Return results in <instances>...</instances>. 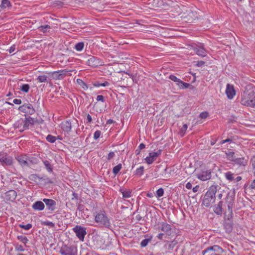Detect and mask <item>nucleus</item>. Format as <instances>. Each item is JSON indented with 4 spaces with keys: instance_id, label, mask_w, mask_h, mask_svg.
I'll return each instance as SVG.
<instances>
[{
    "instance_id": "14",
    "label": "nucleus",
    "mask_w": 255,
    "mask_h": 255,
    "mask_svg": "<svg viewBox=\"0 0 255 255\" xmlns=\"http://www.w3.org/2000/svg\"><path fill=\"white\" fill-rule=\"evenodd\" d=\"M43 201L45 203L47 210L52 212L55 210L56 202L54 200L50 199L44 198Z\"/></svg>"
},
{
    "instance_id": "47",
    "label": "nucleus",
    "mask_w": 255,
    "mask_h": 255,
    "mask_svg": "<svg viewBox=\"0 0 255 255\" xmlns=\"http://www.w3.org/2000/svg\"><path fill=\"white\" fill-rule=\"evenodd\" d=\"M169 78L171 80L176 82L177 84V83H179L181 81V80L180 79L177 78L175 76L173 75H170L169 77Z\"/></svg>"
},
{
    "instance_id": "60",
    "label": "nucleus",
    "mask_w": 255,
    "mask_h": 255,
    "mask_svg": "<svg viewBox=\"0 0 255 255\" xmlns=\"http://www.w3.org/2000/svg\"><path fill=\"white\" fill-rule=\"evenodd\" d=\"M73 197L71 198L72 200H74V199H78V195L77 193L75 192H73L72 193Z\"/></svg>"
},
{
    "instance_id": "26",
    "label": "nucleus",
    "mask_w": 255,
    "mask_h": 255,
    "mask_svg": "<svg viewBox=\"0 0 255 255\" xmlns=\"http://www.w3.org/2000/svg\"><path fill=\"white\" fill-rule=\"evenodd\" d=\"M72 71H73V70H68L67 69L59 70L60 78H61V79H62L66 76L71 75V74L70 73Z\"/></svg>"
},
{
    "instance_id": "30",
    "label": "nucleus",
    "mask_w": 255,
    "mask_h": 255,
    "mask_svg": "<svg viewBox=\"0 0 255 255\" xmlns=\"http://www.w3.org/2000/svg\"><path fill=\"white\" fill-rule=\"evenodd\" d=\"M43 163L46 168L47 170L49 172H52L53 171V167L50 162L48 160L43 161Z\"/></svg>"
},
{
    "instance_id": "62",
    "label": "nucleus",
    "mask_w": 255,
    "mask_h": 255,
    "mask_svg": "<svg viewBox=\"0 0 255 255\" xmlns=\"http://www.w3.org/2000/svg\"><path fill=\"white\" fill-rule=\"evenodd\" d=\"M87 123H91L92 121V117L91 116L88 114L87 116Z\"/></svg>"
},
{
    "instance_id": "15",
    "label": "nucleus",
    "mask_w": 255,
    "mask_h": 255,
    "mask_svg": "<svg viewBox=\"0 0 255 255\" xmlns=\"http://www.w3.org/2000/svg\"><path fill=\"white\" fill-rule=\"evenodd\" d=\"M17 196V193L14 190H10L5 193V199L7 201L13 202Z\"/></svg>"
},
{
    "instance_id": "11",
    "label": "nucleus",
    "mask_w": 255,
    "mask_h": 255,
    "mask_svg": "<svg viewBox=\"0 0 255 255\" xmlns=\"http://www.w3.org/2000/svg\"><path fill=\"white\" fill-rule=\"evenodd\" d=\"M0 162L3 166H10L13 163L12 158L10 156H7L6 153L0 154Z\"/></svg>"
},
{
    "instance_id": "20",
    "label": "nucleus",
    "mask_w": 255,
    "mask_h": 255,
    "mask_svg": "<svg viewBox=\"0 0 255 255\" xmlns=\"http://www.w3.org/2000/svg\"><path fill=\"white\" fill-rule=\"evenodd\" d=\"M229 150H226L225 153L226 155L227 159L229 161L233 162L235 157V152L234 149H228Z\"/></svg>"
},
{
    "instance_id": "43",
    "label": "nucleus",
    "mask_w": 255,
    "mask_h": 255,
    "mask_svg": "<svg viewBox=\"0 0 255 255\" xmlns=\"http://www.w3.org/2000/svg\"><path fill=\"white\" fill-rule=\"evenodd\" d=\"M17 239L24 245H26L28 241V240L27 238V237L23 236H17Z\"/></svg>"
},
{
    "instance_id": "1",
    "label": "nucleus",
    "mask_w": 255,
    "mask_h": 255,
    "mask_svg": "<svg viewBox=\"0 0 255 255\" xmlns=\"http://www.w3.org/2000/svg\"><path fill=\"white\" fill-rule=\"evenodd\" d=\"M241 103L245 106L255 108V90L246 89L241 96Z\"/></svg>"
},
{
    "instance_id": "31",
    "label": "nucleus",
    "mask_w": 255,
    "mask_h": 255,
    "mask_svg": "<svg viewBox=\"0 0 255 255\" xmlns=\"http://www.w3.org/2000/svg\"><path fill=\"white\" fill-rule=\"evenodd\" d=\"M29 179L31 180V181H33L34 182H37V180H43V178L42 177H40L37 174H32L31 175H30V176H29Z\"/></svg>"
},
{
    "instance_id": "42",
    "label": "nucleus",
    "mask_w": 255,
    "mask_h": 255,
    "mask_svg": "<svg viewBox=\"0 0 255 255\" xmlns=\"http://www.w3.org/2000/svg\"><path fill=\"white\" fill-rule=\"evenodd\" d=\"M46 140L50 143H54L56 140V137L54 136L51 135V134H48L46 136Z\"/></svg>"
},
{
    "instance_id": "29",
    "label": "nucleus",
    "mask_w": 255,
    "mask_h": 255,
    "mask_svg": "<svg viewBox=\"0 0 255 255\" xmlns=\"http://www.w3.org/2000/svg\"><path fill=\"white\" fill-rule=\"evenodd\" d=\"M37 81L40 83L46 82L48 83L50 79L45 75H39L37 78Z\"/></svg>"
},
{
    "instance_id": "63",
    "label": "nucleus",
    "mask_w": 255,
    "mask_h": 255,
    "mask_svg": "<svg viewBox=\"0 0 255 255\" xmlns=\"http://www.w3.org/2000/svg\"><path fill=\"white\" fill-rule=\"evenodd\" d=\"M165 234L164 233H160L158 235L157 237L158 238V239L162 240L163 237L165 236Z\"/></svg>"
},
{
    "instance_id": "44",
    "label": "nucleus",
    "mask_w": 255,
    "mask_h": 255,
    "mask_svg": "<svg viewBox=\"0 0 255 255\" xmlns=\"http://www.w3.org/2000/svg\"><path fill=\"white\" fill-rule=\"evenodd\" d=\"M187 128H188L187 125L184 124V125H183L182 127L180 128L179 133L180 134V135L182 136H183L184 135L185 131L187 129Z\"/></svg>"
},
{
    "instance_id": "45",
    "label": "nucleus",
    "mask_w": 255,
    "mask_h": 255,
    "mask_svg": "<svg viewBox=\"0 0 255 255\" xmlns=\"http://www.w3.org/2000/svg\"><path fill=\"white\" fill-rule=\"evenodd\" d=\"M144 172V167L143 166H140L139 168H137L135 171V174L138 176H141L143 175Z\"/></svg>"
},
{
    "instance_id": "49",
    "label": "nucleus",
    "mask_w": 255,
    "mask_h": 255,
    "mask_svg": "<svg viewBox=\"0 0 255 255\" xmlns=\"http://www.w3.org/2000/svg\"><path fill=\"white\" fill-rule=\"evenodd\" d=\"M19 227L24 230H28L32 228V225L31 224H27L25 225L19 224Z\"/></svg>"
},
{
    "instance_id": "37",
    "label": "nucleus",
    "mask_w": 255,
    "mask_h": 255,
    "mask_svg": "<svg viewBox=\"0 0 255 255\" xmlns=\"http://www.w3.org/2000/svg\"><path fill=\"white\" fill-rule=\"evenodd\" d=\"M10 3L8 0H2L0 7L2 8H5L10 6Z\"/></svg>"
},
{
    "instance_id": "34",
    "label": "nucleus",
    "mask_w": 255,
    "mask_h": 255,
    "mask_svg": "<svg viewBox=\"0 0 255 255\" xmlns=\"http://www.w3.org/2000/svg\"><path fill=\"white\" fill-rule=\"evenodd\" d=\"M122 165L121 163L118 164L117 165L115 166L113 169V172L115 175H117L120 170L122 169Z\"/></svg>"
},
{
    "instance_id": "16",
    "label": "nucleus",
    "mask_w": 255,
    "mask_h": 255,
    "mask_svg": "<svg viewBox=\"0 0 255 255\" xmlns=\"http://www.w3.org/2000/svg\"><path fill=\"white\" fill-rule=\"evenodd\" d=\"M23 124V129L20 130V131L22 132L24 130L29 129V127L30 125H33L34 124V119L29 117L28 118H25L24 121H22Z\"/></svg>"
},
{
    "instance_id": "6",
    "label": "nucleus",
    "mask_w": 255,
    "mask_h": 255,
    "mask_svg": "<svg viewBox=\"0 0 255 255\" xmlns=\"http://www.w3.org/2000/svg\"><path fill=\"white\" fill-rule=\"evenodd\" d=\"M189 50H193L195 53L198 56L201 57H205L206 56L207 52L203 47L202 44L199 43L198 44H193L189 47Z\"/></svg>"
},
{
    "instance_id": "48",
    "label": "nucleus",
    "mask_w": 255,
    "mask_h": 255,
    "mask_svg": "<svg viewBox=\"0 0 255 255\" xmlns=\"http://www.w3.org/2000/svg\"><path fill=\"white\" fill-rule=\"evenodd\" d=\"M164 194V190L163 188H160L158 189L156 192V195L157 197H161Z\"/></svg>"
},
{
    "instance_id": "39",
    "label": "nucleus",
    "mask_w": 255,
    "mask_h": 255,
    "mask_svg": "<svg viewBox=\"0 0 255 255\" xmlns=\"http://www.w3.org/2000/svg\"><path fill=\"white\" fill-rule=\"evenodd\" d=\"M109 84H110L107 81H105L103 83H100L99 82H96L93 84L94 86L97 87H99L100 86L106 87V86H108V85H109Z\"/></svg>"
},
{
    "instance_id": "57",
    "label": "nucleus",
    "mask_w": 255,
    "mask_h": 255,
    "mask_svg": "<svg viewBox=\"0 0 255 255\" xmlns=\"http://www.w3.org/2000/svg\"><path fill=\"white\" fill-rule=\"evenodd\" d=\"M97 100L98 101H101L102 102H105L104 97L102 95H98L97 97Z\"/></svg>"
},
{
    "instance_id": "36",
    "label": "nucleus",
    "mask_w": 255,
    "mask_h": 255,
    "mask_svg": "<svg viewBox=\"0 0 255 255\" xmlns=\"http://www.w3.org/2000/svg\"><path fill=\"white\" fill-rule=\"evenodd\" d=\"M225 177L227 180L230 181L234 180V174L232 173L231 172H227L225 173Z\"/></svg>"
},
{
    "instance_id": "9",
    "label": "nucleus",
    "mask_w": 255,
    "mask_h": 255,
    "mask_svg": "<svg viewBox=\"0 0 255 255\" xmlns=\"http://www.w3.org/2000/svg\"><path fill=\"white\" fill-rule=\"evenodd\" d=\"M76 236L82 241H84L85 235L87 234L86 228L79 225L76 226L73 229Z\"/></svg>"
},
{
    "instance_id": "50",
    "label": "nucleus",
    "mask_w": 255,
    "mask_h": 255,
    "mask_svg": "<svg viewBox=\"0 0 255 255\" xmlns=\"http://www.w3.org/2000/svg\"><path fill=\"white\" fill-rule=\"evenodd\" d=\"M151 241L150 239H145L143 240L140 243V246L141 247H146L148 243Z\"/></svg>"
},
{
    "instance_id": "61",
    "label": "nucleus",
    "mask_w": 255,
    "mask_h": 255,
    "mask_svg": "<svg viewBox=\"0 0 255 255\" xmlns=\"http://www.w3.org/2000/svg\"><path fill=\"white\" fill-rule=\"evenodd\" d=\"M154 155L156 156V157H157L159 155L161 154V150H158L156 152H152Z\"/></svg>"
},
{
    "instance_id": "46",
    "label": "nucleus",
    "mask_w": 255,
    "mask_h": 255,
    "mask_svg": "<svg viewBox=\"0 0 255 255\" xmlns=\"http://www.w3.org/2000/svg\"><path fill=\"white\" fill-rule=\"evenodd\" d=\"M20 90L25 93H27L28 92L29 90V86L28 84H23L21 87Z\"/></svg>"
},
{
    "instance_id": "17",
    "label": "nucleus",
    "mask_w": 255,
    "mask_h": 255,
    "mask_svg": "<svg viewBox=\"0 0 255 255\" xmlns=\"http://www.w3.org/2000/svg\"><path fill=\"white\" fill-rule=\"evenodd\" d=\"M198 178L202 181L210 179L211 177V172L210 170L202 171L197 175Z\"/></svg>"
},
{
    "instance_id": "23",
    "label": "nucleus",
    "mask_w": 255,
    "mask_h": 255,
    "mask_svg": "<svg viewBox=\"0 0 255 255\" xmlns=\"http://www.w3.org/2000/svg\"><path fill=\"white\" fill-rule=\"evenodd\" d=\"M156 158L157 157L155 155H154L153 152H150L149 153V156L146 157L145 158V160L147 164H150L152 163L156 159Z\"/></svg>"
},
{
    "instance_id": "38",
    "label": "nucleus",
    "mask_w": 255,
    "mask_h": 255,
    "mask_svg": "<svg viewBox=\"0 0 255 255\" xmlns=\"http://www.w3.org/2000/svg\"><path fill=\"white\" fill-rule=\"evenodd\" d=\"M84 46V44L83 42H79L77 43L75 46V49L78 51H82Z\"/></svg>"
},
{
    "instance_id": "10",
    "label": "nucleus",
    "mask_w": 255,
    "mask_h": 255,
    "mask_svg": "<svg viewBox=\"0 0 255 255\" xmlns=\"http://www.w3.org/2000/svg\"><path fill=\"white\" fill-rule=\"evenodd\" d=\"M225 94L228 99L233 100L236 95V91L234 86L232 84H227L226 85Z\"/></svg>"
},
{
    "instance_id": "56",
    "label": "nucleus",
    "mask_w": 255,
    "mask_h": 255,
    "mask_svg": "<svg viewBox=\"0 0 255 255\" xmlns=\"http://www.w3.org/2000/svg\"><path fill=\"white\" fill-rule=\"evenodd\" d=\"M208 113L207 112H202L200 114V117L201 119H205L207 117Z\"/></svg>"
},
{
    "instance_id": "28",
    "label": "nucleus",
    "mask_w": 255,
    "mask_h": 255,
    "mask_svg": "<svg viewBox=\"0 0 255 255\" xmlns=\"http://www.w3.org/2000/svg\"><path fill=\"white\" fill-rule=\"evenodd\" d=\"M176 245V243L174 241L172 242H168L165 245L166 248L167 249L168 252H171L175 245Z\"/></svg>"
},
{
    "instance_id": "19",
    "label": "nucleus",
    "mask_w": 255,
    "mask_h": 255,
    "mask_svg": "<svg viewBox=\"0 0 255 255\" xmlns=\"http://www.w3.org/2000/svg\"><path fill=\"white\" fill-rule=\"evenodd\" d=\"M71 123L69 121H66L61 124V128L65 132H70L71 130Z\"/></svg>"
},
{
    "instance_id": "58",
    "label": "nucleus",
    "mask_w": 255,
    "mask_h": 255,
    "mask_svg": "<svg viewBox=\"0 0 255 255\" xmlns=\"http://www.w3.org/2000/svg\"><path fill=\"white\" fill-rule=\"evenodd\" d=\"M15 50V45H12L9 49V53H12L14 52Z\"/></svg>"
},
{
    "instance_id": "54",
    "label": "nucleus",
    "mask_w": 255,
    "mask_h": 255,
    "mask_svg": "<svg viewBox=\"0 0 255 255\" xmlns=\"http://www.w3.org/2000/svg\"><path fill=\"white\" fill-rule=\"evenodd\" d=\"M85 208V206L84 205L81 204H79L78 205L77 209L79 211L83 212Z\"/></svg>"
},
{
    "instance_id": "52",
    "label": "nucleus",
    "mask_w": 255,
    "mask_h": 255,
    "mask_svg": "<svg viewBox=\"0 0 255 255\" xmlns=\"http://www.w3.org/2000/svg\"><path fill=\"white\" fill-rule=\"evenodd\" d=\"M101 134V132L100 130H96L94 134V138L95 139H97L99 138Z\"/></svg>"
},
{
    "instance_id": "35",
    "label": "nucleus",
    "mask_w": 255,
    "mask_h": 255,
    "mask_svg": "<svg viewBox=\"0 0 255 255\" xmlns=\"http://www.w3.org/2000/svg\"><path fill=\"white\" fill-rule=\"evenodd\" d=\"M50 28H51L50 26L48 24L44 25H41L38 28V29L40 31L43 32V33L46 32L47 31V30L49 29Z\"/></svg>"
},
{
    "instance_id": "40",
    "label": "nucleus",
    "mask_w": 255,
    "mask_h": 255,
    "mask_svg": "<svg viewBox=\"0 0 255 255\" xmlns=\"http://www.w3.org/2000/svg\"><path fill=\"white\" fill-rule=\"evenodd\" d=\"M28 162L29 163L30 165L31 164H36L38 163V159L34 157H29Z\"/></svg>"
},
{
    "instance_id": "13",
    "label": "nucleus",
    "mask_w": 255,
    "mask_h": 255,
    "mask_svg": "<svg viewBox=\"0 0 255 255\" xmlns=\"http://www.w3.org/2000/svg\"><path fill=\"white\" fill-rule=\"evenodd\" d=\"M18 110L21 112L29 115H32L35 112V110L34 109L33 106L29 103L25 104L22 106H20L18 108Z\"/></svg>"
},
{
    "instance_id": "33",
    "label": "nucleus",
    "mask_w": 255,
    "mask_h": 255,
    "mask_svg": "<svg viewBox=\"0 0 255 255\" xmlns=\"http://www.w3.org/2000/svg\"><path fill=\"white\" fill-rule=\"evenodd\" d=\"M77 83L81 86L84 90H87L88 88V85L81 79H78L76 80Z\"/></svg>"
},
{
    "instance_id": "53",
    "label": "nucleus",
    "mask_w": 255,
    "mask_h": 255,
    "mask_svg": "<svg viewBox=\"0 0 255 255\" xmlns=\"http://www.w3.org/2000/svg\"><path fill=\"white\" fill-rule=\"evenodd\" d=\"M43 224L44 225H46V226H49L52 228L55 227V224L51 222L45 221V222H43Z\"/></svg>"
},
{
    "instance_id": "21",
    "label": "nucleus",
    "mask_w": 255,
    "mask_h": 255,
    "mask_svg": "<svg viewBox=\"0 0 255 255\" xmlns=\"http://www.w3.org/2000/svg\"><path fill=\"white\" fill-rule=\"evenodd\" d=\"M226 144L225 146L227 147V150L228 149H234L235 147L236 143L231 139L228 138L224 139V144Z\"/></svg>"
},
{
    "instance_id": "27",
    "label": "nucleus",
    "mask_w": 255,
    "mask_h": 255,
    "mask_svg": "<svg viewBox=\"0 0 255 255\" xmlns=\"http://www.w3.org/2000/svg\"><path fill=\"white\" fill-rule=\"evenodd\" d=\"M120 191L122 193L124 198H128L131 196V191L130 190H124L123 189H120Z\"/></svg>"
},
{
    "instance_id": "8",
    "label": "nucleus",
    "mask_w": 255,
    "mask_h": 255,
    "mask_svg": "<svg viewBox=\"0 0 255 255\" xmlns=\"http://www.w3.org/2000/svg\"><path fill=\"white\" fill-rule=\"evenodd\" d=\"M159 231L164 232L166 236H172L174 233V229L171 225L165 222H162L158 225Z\"/></svg>"
},
{
    "instance_id": "5",
    "label": "nucleus",
    "mask_w": 255,
    "mask_h": 255,
    "mask_svg": "<svg viewBox=\"0 0 255 255\" xmlns=\"http://www.w3.org/2000/svg\"><path fill=\"white\" fill-rule=\"evenodd\" d=\"M60 253L62 255H77V249L74 245H64L61 247Z\"/></svg>"
},
{
    "instance_id": "55",
    "label": "nucleus",
    "mask_w": 255,
    "mask_h": 255,
    "mask_svg": "<svg viewBox=\"0 0 255 255\" xmlns=\"http://www.w3.org/2000/svg\"><path fill=\"white\" fill-rule=\"evenodd\" d=\"M115 153L113 151H111L108 154L107 158L108 160H110L115 156Z\"/></svg>"
},
{
    "instance_id": "41",
    "label": "nucleus",
    "mask_w": 255,
    "mask_h": 255,
    "mask_svg": "<svg viewBox=\"0 0 255 255\" xmlns=\"http://www.w3.org/2000/svg\"><path fill=\"white\" fill-rule=\"evenodd\" d=\"M59 71H54V72H49L48 73L49 74H51V75H52L54 79H62L61 78H60V76L59 75Z\"/></svg>"
},
{
    "instance_id": "22",
    "label": "nucleus",
    "mask_w": 255,
    "mask_h": 255,
    "mask_svg": "<svg viewBox=\"0 0 255 255\" xmlns=\"http://www.w3.org/2000/svg\"><path fill=\"white\" fill-rule=\"evenodd\" d=\"M233 163L240 166H246L247 165V160L243 157L235 158Z\"/></svg>"
},
{
    "instance_id": "3",
    "label": "nucleus",
    "mask_w": 255,
    "mask_h": 255,
    "mask_svg": "<svg viewBox=\"0 0 255 255\" xmlns=\"http://www.w3.org/2000/svg\"><path fill=\"white\" fill-rule=\"evenodd\" d=\"M95 221L99 226L102 227L109 228L111 223L105 211H100L95 216Z\"/></svg>"
},
{
    "instance_id": "18",
    "label": "nucleus",
    "mask_w": 255,
    "mask_h": 255,
    "mask_svg": "<svg viewBox=\"0 0 255 255\" xmlns=\"http://www.w3.org/2000/svg\"><path fill=\"white\" fill-rule=\"evenodd\" d=\"M32 208L34 210L42 211L45 208V205L43 202L37 201L33 204Z\"/></svg>"
},
{
    "instance_id": "25",
    "label": "nucleus",
    "mask_w": 255,
    "mask_h": 255,
    "mask_svg": "<svg viewBox=\"0 0 255 255\" xmlns=\"http://www.w3.org/2000/svg\"><path fill=\"white\" fill-rule=\"evenodd\" d=\"M222 201H220L217 206H215L214 209L215 213L218 215H221L222 214Z\"/></svg>"
},
{
    "instance_id": "32",
    "label": "nucleus",
    "mask_w": 255,
    "mask_h": 255,
    "mask_svg": "<svg viewBox=\"0 0 255 255\" xmlns=\"http://www.w3.org/2000/svg\"><path fill=\"white\" fill-rule=\"evenodd\" d=\"M87 64H97L99 63V60L95 57L90 56L87 60Z\"/></svg>"
},
{
    "instance_id": "64",
    "label": "nucleus",
    "mask_w": 255,
    "mask_h": 255,
    "mask_svg": "<svg viewBox=\"0 0 255 255\" xmlns=\"http://www.w3.org/2000/svg\"><path fill=\"white\" fill-rule=\"evenodd\" d=\"M21 125L22 123H20L19 121H17L14 124V127L15 128H18Z\"/></svg>"
},
{
    "instance_id": "7",
    "label": "nucleus",
    "mask_w": 255,
    "mask_h": 255,
    "mask_svg": "<svg viewBox=\"0 0 255 255\" xmlns=\"http://www.w3.org/2000/svg\"><path fill=\"white\" fill-rule=\"evenodd\" d=\"M223 250L220 247L215 245L210 247L203 251V255H220Z\"/></svg>"
},
{
    "instance_id": "4",
    "label": "nucleus",
    "mask_w": 255,
    "mask_h": 255,
    "mask_svg": "<svg viewBox=\"0 0 255 255\" xmlns=\"http://www.w3.org/2000/svg\"><path fill=\"white\" fill-rule=\"evenodd\" d=\"M217 188V186H212L206 193L202 201V203L204 206L209 207L215 202Z\"/></svg>"
},
{
    "instance_id": "12",
    "label": "nucleus",
    "mask_w": 255,
    "mask_h": 255,
    "mask_svg": "<svg viewBox=\"0 0 255 255\" xmlns=\"http://www.w3.org/2000/svg\"><path fill=\"white\" fill-rule=\"evenodd\" d=\"M15 159L21 166L30 167L29 163L28 162V156L26 154L17 155L15 156Z\"/></svg>"
},
{
    "instance_id": "59",
    "label": "nucleus",
    "mask_w": 255,
    "mask_h": 255,
    "mask_svg": "<svg viewBox=\"0 0 255 255\" xmlns=\"http://www.w3.org/2000/svg\"><path fill=\"white\" fill-rule=\"evenodd\" d=\"M13 103L15 104L19 105L21 104V100L20 99H15L13 100Z\"/></svg>"
},
{
    "instance_id": "24",
    "label": "nucleus",
    "mask_w": 255,
    "mask_h": 255,
    "mask_svg": "<svg viewBox=\"0 0 255 255\" xmlns=\"http://www.w3.org/2000/svg\"><path fill=\"white\" fill-rule=\"evenodd\" d=\"M177 85L180 89H187L190 88V89H193L194 88V86L190 85L189 83H186L181 80L179 83H177Z\"/></svg>"
},
{
    "instance_id": "51",
    "label": "nucleus",
    "mask_w": 255,
    "mask_h": 255,
    "mask_svg": "<svg viewBox=\"0 0 255 255\" xmlns=\"http://www.w3.org/2000/svg\"><path fill=\"white\" fill-rule=\"evenodd\" d=\"M15 249L17 251L23 252L24 251V248L21 245L17 244L15 247Z\"/></svg>"
},
{
    "instance_id": "2",
    "label": "nucleus",
    "mask_w": 255,
    "mask_h": 255,
    "mask_svg": "<svg viewBox=\"0 0 255 255\" xmlns=\"http://www.w3.org/2000/svg\"><path fill=\"white\" fill-rule=\"evenodd\" d=\"M227 202L228 203V211L226 212L225 216L229 221L228 223H226L225 225H224V228H225L227 233H230L233 229V224L230 220L232 218V210L234 202V198L232 196L228 197L227 198Z\"/></svg>"
}]
</instances>
